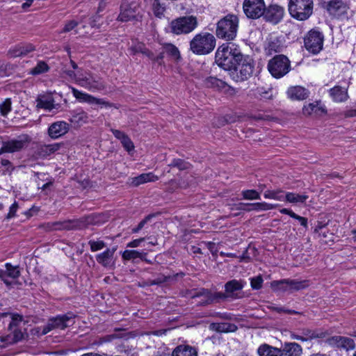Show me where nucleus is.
Listing matches in <instances>:
<instances>
[{"label": "nucleus", "instance_id": "nucleus-1", "mask_svg": "<svg viewBox=\"0 0 356 356\" xmlns=\"http://www.w3.org/2000/svg\"><path fill=\"white\" fill-rule=\"evenodd\" d=\"M242 53L236 45L232 43L223 44L220 46L215 56L216 63L225 70H234Z\"/></svg>", "mask_w": 356, "mask_h": 356}, {"label": "nucleus", "instance_id": "nucleus-2", "mask_svg": "<svg viewBox=\"0 0 356 356\" xmlns=\"http://www.w3.org/2000/svg\"><path fill=\"white\" fill-rule=\"evenodd\" d=\"M100 215L91 214L79 219L66 220L64 222H48L44 225L48 231L62 229H82L90 225H98L102 222Z\"/></svg>", "mask_w": 356, "mask_h": 356}, {"label": "nucleus", "instance_id": "nucleus-3", "mask_svg": "<svg viewBox=\"0 0 356 356\" xmlns=\"http://www.w3.org/2000/svg\"><path fill=\"white\" fill-rule=\"evenodd\" d=\"M239 20L236 15L229 14L220 19L216 24V34L218 38L233 40L237 34Z\"/></svg>", "mask_w": 356, "mask_h": 356}, {"label": "nucleus", "instance_id": "nucleus-4", "mask_svg": "<svg viewBox=\"0 0 356 356\" xmlns=\"http://www.w3.org/2000/svg\"><path fill=\"white\" fill-rule=\"evenodd\" d=\"M215 47L216 38L209 33L196 34L190 41V50L196 55L209 54Z\"/></svg>", "mask_w": 356, "mask_h": 356}, {"label": "nucleus", "instance_id": "nucleus-5", "mask_svg": "<svg viewBox=\"0 0 356 356\" xmlns=\"http://www.w3.org/2000/svg\"><path fill=\"white\" fill-rule=\"evenodd\" d=\"M8 315L11 318L8 325V330L10 331V333L0 337V341L4 343L6 346L14 344L22 341L25 335V333L17 327L19 323L23 320L22 316L17 314L0 313V317H5Z\"/></svg>", "mask_w": 356, "mask_h": 356}, {"label": "nucleus", "instance_id": "nucleus-6", "mask_svg": "<svg viewBox=\"0 0 356 356\" xmlns=\"http://www.w3.org/2000/svg\"><path fill=\"white\" fill-rule=\"evenodd\" d=\"M313 0H290L288 10L291 16L299 21H305L313 13Z\"/></svg>", "mask_w": 356, "mask_h": 356}, {"label": "nucleus", "instance_id": "nucleus-7", "mask_svg": "<svg viewBox=\"0 0 356 356\" xmlns=\"http://www.w3.org/2000/svg\"><path fill=\"white\" fill-rule=\"evenodd\" d=\"M291 69L290 61L284 55H277L271 58L268 63V70L275 78H281Z\"/></svg>", "mask_w": 356, "mask_h": 356}, {"label": "nucleus", "instance_id": "nucleus-8", "mask_svg": "<svg viewBox=\"0 0 356 356\" xmlns=\"http://www.w3.org/2000/svg\"><path fill=\"white\" fill-rule=\"evenodd\" d=\"M197 26V18L194 16H184L172 20L170 23L171 31L177 35L192 32Z\"/></svg>", "mask_w": 356, "mask_h": 356}, {"label": "nucleus", "instance_id": "nucleus-9", "mask_svg": "<svg viewBox=\"0 0 356 356\" xmlns=\"http://www.w3.org/2000/svg\"><path fill=\"white\" fill-rule=\"evenodd\" d=\"M234 70L236 72V81L248 80L254 72V62L252 58L242 54Z\"/></svg>", "mask_w": 356, "mask_h": 356}, {"label": "nucleus", "instance_id": "nucleus-10", "mask_svg": "<svg viewBox=\"0 0 356 356\" xmlns=\"http://www.w3.org/2000/svg\"><path fill=\"white\" fill-rule=\"evenodd\" d=\"M76 83L91 92L102 90L105 88L102 79L90 73L79 74Z\"/></svg>", "mask_w": 356, "mask_h": 356}, {"label": "nucleus", "instance_id": "nucleus-11", "mask_svg": "<svg viewBox=\"0 0 356 356\" xmlns=\"http://www.w3.org/2000/svg\"><path fill=\"white\" fill-rule=\"evenodd\" d=\"M243 9L247 17L254 19L264 15L266 5L264 0H244Z\"/></svg>", "mask_w": 356, "mask_h": 356}, {"label": "nucleus", "instance_id": "nucleus-12", "mask_svg": "<svg viewBox=\"0 0 356 356\" xmlns=\"http://www.w3.org/2000/svg\"><path fill=\"white\" fill-rule=\"evenodd\" d=\"M305 47L309 52L316 54L323 48V35L316 30H311L304 38Z\"/></svg>", "mask_w": 356, "mask_h": 356}, {"label": "nucleus", "instance_id": "nucleus-13", "mask_svg": "<svg viewBox=\"0 0 356 356\" xmlns=\"http://www.w3.org/2000/svg\"><path fill=\"white\" fill-rule=\"evenodd\" d=\"M31 141V137L27 134H21L15 138L3 141L4 148L8 153L20 152L26 148Z\"/></svg>", "mask_w": 356, "mask_h": 356}, {"label": "nucleus", "instance_id": "nucleus-14", "mask_svg": "<svg viewBox=\"0 0 356 356\" xmlns=\"http://www.w3.org/2000/svg\"><path fill=\"white\" fill-rule=\"evenodd\" d=\"M72 92L74 97L81 102H86L90 104H97L106 108L114 107L115 108H118V106L115 104L107 102L104 99L97 98L89 94L82 92L74 88H72Z\"/></svg>", "mask_w": 356, "mask_h": 356}, {"label": "nucleus", "instance_id": "nucleus-15", "mask_svg": "<svg viewBox=\"0 0 356 356\" xmlns=\"http://www.w3.org/2000/svg\"><path fill=\"white\" fill-rule=\"evenodd\" d=\"M138 13V3L137 2L123 3L121 6L118 20L128 22L134 19Z\"/></svg>", "mask_w": 356, "mask_h": 356}, {"label": "nucleus", "instance_id": "nucleus-16", "mask_svg": "<svg viewBox=\"0 0 356 356\" xmlns=\"http://www.w3.org/2000/svg\"><path fill=\"white\" fill-rule=\"evenodd\" d=\"M244 286V282L242 280H232L225 284V295L226 298H231L236 300L241 298V296L238 295Z\"/></svg>", "mask_w": 356, "mask_h": 356}, {"label": "nucleus", "instance_id": "nucleus-17", "mask_svg": "<svg viewBox=\"0 0 356 356\" xmlns=\"http://www.w3.org/2000/svg\"><path fill=\"white\" fill-rule=\"evenodd\" d=\"M284 13V10L282 7L274 4L270 5L268 8L266 7L264 16L267 21L277 24L283 18Z\"/></svg>", "mask_w": 356, "mask_h": 356}, {"label": "nucleus", "instance_id": "nucleus-18", "mask_svg": "<svg viewBox=\"0 0 356 356\" xmlns=\"http://www.w3.org/2000/svg\"><path fill=\"white\" fill-rule=\"evenodd\" d=\"M117 250V246L112 248H107L102 253L97 254L95 257L97 261L106 268L113 267L115 264L114 254Z\"/></svg>", "mask_w": 356, "mask_h": 356}, {"label": "nucleus", "instance_id": "nucleus-19", "mask_svg": "<svg viewBox=\"0 0 356 356\" xmlns=\"http://www.w3.org/2000/svg\"><path fill=\"white\" fill-rule=\"evenodd\" d=\"M70 124L64 121H57L52 123L49 129V136L54 139L58 138L68 132Z\"/></svg>", "mask_w": 356, "mask_h": 356}, {"label": "nucleus", "instance_id": "nucleus-20", "mask_svg": "<svg viewBox=\"0 0 356 356\" xmlns=\"http://www.w3.org/2000/svg\"><path fill=\"white\" fill-rule=\"evenodd\" d=\"M326 8L330 15L340 17L346 13L348 6L342 0H330L327 3Z\"/></svg>", "mask_w": 356, "mask_h": 356}, {"label": "nucleus", "instance_id": "nucleus-21", "mask_svg": "<svg viewBox=\"0 0 356 356\" xmlns=\"http://www.w3.org/2000/svg\"><path fill=\"white\" fill-rule=\"evenodd\" d=\"M197 296H203L204 300V304L209 305L214 302H219L221 300H226L225 293L222 292H211L207 289H201Z\"/></svg>", "mask_w": 356, "mask_h": 356}, {"label": "nucleus", "instance_id": "nucleus-22", "mask_svg": "<svg viewBox=\"0 0 356 356\" xmlns=\"http://www.w3.org/2000/svg\"><path fill=\"white\" fill-rule=\"evenodd\" d=\"M302 113L307 116L312 115L321 116L326 113V109L321 102H314L304 106Z\"/></svg>", "mask_w": 356, "mask_h": 356}, {"label": "nucleus", "instance_id": "nucleus-23", "mask_svg": "<svg viewBox=\"0 0 356 356\" xmlns=\"http://www.w3.org/2000/svg\"><path fill=\"white\" fill-rule=\"evenodd\" d=\"M282 355L284 356H301L302 348L301 346L295 342H286L281 349Z\"/></svg>", "mask_w": 356, "mask_h": 356}, {"label": "nucleus", "instance_id": "nucleus-24", "mask_svg": "<svg viewBox=\"0 0 356 356\" xmlns=\"http://www.w3.org/2000/svg\"><path fill=\"white\" fill-rule=\"evenodd\" d=\"M301 335L304 341H307L315 339L325 338L328 335V332L323 330L303 328L301 330Z\"/></svg>", "mask_w": 356, "mask_h": 356}, {"label": "nucleus", "instance_id": "nucleus-25", "mask_svg": "<svg viewBox=\"0 0 356 356\" xmlns=\"http://www.w3.org/2000/svg\"><path fill=\"white\" fill-rule=\"evenodd\" d=\"M288 97L293 100H303L308 97V91L301 86L291 87L287 90Z\"/></svg>", "mask_w": 356, "mask_h": 356}, {"label": "nucleus", "instance_id": "nucleus-26", "mask_svg": "<svg viewBox=\"0 0 356 356\" xmlns=\"http://www.w3.org/2000/svg\"><path fill=\"white\" fill-rule=\"evenodd\" d=\"M159 179V177L152 172L143 173L131 179V184L134 186H138L148 182H154Z\"/></svg>", "mask_w": 356, "mask_h": 356}, {"label": "nucleus", "instance_id": "nucleus-27", "mask_svg": "<svg viewBox=\"0 0 356 356\" xmlns=\"http://www.w3.org/2000/svg\"><path fill=\"white\" fill-rule=\"evenodd\" d=\"M172 356H197V351L191 346L179 345L172 351Z\"/></svg>", "mask_w": 356, "mask_h": 356}, {"label": "nucleus", "instance_id": "nucleus-28", "mask_svg": "<svg viewBox=\"0 0 356 356\" xmlns=\"http://www.w3.org/2000/svg\"><path fill=\"white\" fill-rule=\"evenodd\" d=\"M74 315L68 313L67 314L59 315L51 318L57 329L64 330L69 326V323L72 321Z\"/></svg>", "mask_w": 356, "mask_h": 356}, {"label": "nucleus", "instance_id": "nucleus-29", "mask_svg": "<svg viewBox=\"0 0 356 356\" xmlns=\"http://www.w3.org/2000/svg\"><path fill=\"white\" fill-rule=\"evenodd\" d=\"M259 356H282L281 348L273 347L268 344H263L257 350Z\"/></svg>", "mask_w": 356, "mask_h": 356}, {"label": "nucleus", "instance_id": "nucleus-30", "mask_svg": "<svg viewBox=\"0 0 356 356\" xmlns=\"http://www.w3.org/2000/svg\"><path fill=\"white\" fill-rule=\"evenodd\" d=\"M63 145V144L60 143L40 145L38 148V154L41 156H49L58 151Z\"/></svg>", "mask_w": 356, "mask_h": 356}, {"label": "nucleus", "instance_id": "nucleus-31", "mask_svg": "<svg viewBox=\"0 0 356 356\" xmlns=\"http://www.w3.org/2000/svg\"><path fill=\"white\" fill-rule=\"evenodd\" d=\"M147 253L134 250H126L122 252V257L124 260H134L140 259L148 263L150 261L146 259Z\"/></svg>", "mask_w": 356, "mask_h": 356}, {"label": "nucleus", "instance_id": "nucleus-32", "mask_svg": "<svg viewBox=\"0 0 356 356\" xmlns=\"http://www.w3.org/2000/svg\"><path fill=\"white\" fill-rule=\"evenodd\" d=\"M330 95L335 102H342L346 101L348 97L347 89L339 86H336L330 90Z\"/></svg>", "mask_w": 356, "mask_h": 356}, {"label": "nucleus", "instance_id": "nucleus-33", "mask_svg": "<svg viewBox=\"0 0 356 356\" xmlns=\"http://www.w3.org/2000/svg\"><path fill=\"white\" fill-rule=\"evenodd\" d=\"M133 54L140 53L149 58H154V54L145 47V45L139 42H134L129 49Z\"/></svg>", "mask_w": 356, "mask_h": 356}, {"label": "nucleus", "instance_id": "nucleus-34", "mask_svg": "<svg viewBox=\"0 0 356 356\" xmlns=\"http://www.w3.org/2000/svg\"><path fill=\"white\" fill-rule=\"evenodd\" d=\"M210 328L218 332H233L237 330L235 324L229 323H211Z\"/></svg>", "mask_w": 356, "mask_h": 356}, {"label": "nucleus", "instance_id": "nucleus-35", "mask_svg": "<svg viewBox=\"0 0 356 356\" xmlns=\"http://www.w3.org/2000/svg\"><path fill=\"white\" fill-rule=\"evenodd\" d=\"M204 84L207 88H211L216 90H222L226 88L227 83L221 79L214 76L207 77L204 80Z\"/></svg>", "mask_w": 356, "mask_h": 356}, {"label": "nucleus", "instance_id": "nucleus-36", "mask_svg": "<svg viewBox=\"0 0 356 356\" xmlns=\"http://www.w3.org/2000/svg\"><path fill=\"white\" fill-rule=\"evenodd\" d=\"M70 121L79 125L85 124L88 121V115L82 109H76L73 112Z\"/></svg>", "mask_w": 356, "mask_h": 356}, {"label": "nucleus", "instance_id": "nucleus-37", "mask_svg": "<svg viewBox=\"0 0 356 356\" xmlns=\"http://www.w3.org/2000/svg\"><path fill=\"white\" fill-rule=\"evenodd\" d=\"M308 199L307 195H300L294 193H287L284 197V200L290 203H304Z\"/></svg>", "mask_w": 356, "mask_h": 356}, {"label": "nucleus", "instance_id": "nucleus-38", "mask_svg": "<svg viewBox=\"0 0 356 356\" xmlns=\"http://www.w3.org/2000/svg\"><path fill=\"white\" fill-rule=\"evenodd\" d=\"M286 284L288 286L289 291H298L306 288L308 286L307 281H298L296 280L286 279Z\"/></svg>", "mask_w": 356, "mask_h": 356}, {"label": "nucleus", "instance_id": "nucleus-39", "mask_svg": "<svg viewBox=\"0 0 356 356\" xmlns=\"http://www.w3.org/2000/svg\"><path fill=\"white\" fill-rule=\"evenodd\" d=\"M163 50L165 54L170 56L174 60H179L181 58L180 52L177 47L172 44H166L163 47Z\"/></svg>", "mask_w": 356, "mask_h": 356}, {"label": "nucleus", "instance_id": "nucleus-40", "mask_svg": "<svg viewBox=\"0 0 356 356\" xmlns=\"http://www.w3.org/2000/svg\"><path fill=\"white\" fill-rule=\"evenodd\" d=\"M286 279L280 280H275L271 282L270 287L275 292H285L289 291L288 286L286 284Z\"/></svg>", "mask_w": 356, "mask_h": 356}, {"label": "nucleus", "instance_id": "nucleus-41", "mask_svg": "<svg viewBox=\"0 0 356 356\" xmlns=\"http://www.w3.org/2000/svg\"><path fill=\"white\" fill-rule=\"evenodd\" d=\"M355 348V343L351 338L342 337L341 340L340 349H343L346 351L354 350Z\"/></svg>", "mask_w": 356, "mask_h": 356}, {"label": "nucleus", "instance_id": "nucleus-42", "mask_svg": "<svg viewBox=\"0 0 356 356\" xmlns=\"http://www.w3.org/2000/svg\"><path fill=\"white\" fill-rule=\"evenodd\" d=\"M252 209L254 211L271 210L277 207V204H268L266 202H257L251 204Z\"/></svg>", "mask_w": 356, "mask_h": 356}, {"label": "nucleus", "instance_id": "nucleus-43", "mask_svg": "<svg viewBox=\"0 0 356 356\" xmlns=\"http://www.w3.org/2000/svg\"><path fill=\"white\" fill-rule=\"evenodd\" d=\"M280 193H282V191H280V190H274V191L268 190L264 192V196L266 199H272V200H278V201H283L284 196L282 195H280Z\"/></svg>", "mask_w": 356, "mask_h": 356}, {"label": "nucleus", "instance_id": "nucleus-44", "mask_svg": "<svg viewBox=\"0 0 356 356\" xmlns=\"http://www.w3.org/2000/svg\"><path fill=\"white\" fill-rule=\"evenodd\" d=\"M49 70V67L45 62H39L35 67L31 69V74L33 75H38L46 72Z\"/></svg>", "mask_w": 356, "mask_h": 356}, {"label": "nucleus", "instance_id": "nucleus-45", "mask_svg": "<svg viewBox=\"0 0 356 356\" xmlns=\"http://www.w3.org/2000/svg\"><path fill=\"white\" fill-rule=\"evenodd\" d=\"M243 199L248 200H260V194L255 190H245L241 192Z\"/></svg>", "mask_w": 356, "mask_h": 356}, {"label": "nucleus", "instance_id": "nucleus-46", "mask_svg": "<svg viewBox=\"0 0 356 356\" xmlns=\"http://www.w3.org/2000/svg\"><path fill=\"white\" fill-rule=\"evenodd\" d=\"M7 276L12 278H17L20 275V271L18 269V266H13L10 264L6 263V265Z\"/></svg>", "mask_w": 356, "mask_h": 356}, {"label": "nucleus", "instance_id": "nucleus-47", "mask_svg": "<svg viewBox=\"0 0 356 356\" xmlns=\"http://www.w3.org/2000/svg\"><path fill=\"white\" fill-rule=\"evenodd\" d=\"M170 167L177 168L180 170H184L188 169L190 168V164L184 160L177 159H174L170 164H169Z\"/></svg>", "mask_w": 356, "mask_h": 356}, {"label": "nucleus", "instance_id": "nucleus-48", "mask_svg": "<svg viewBox=\"0 0 356 356\" xmlns=\"http://www.w3.org/2000/svg\"><path fill=\"white\" fill-rule=\"evenodd\" d=\"M88 244L90 247V250L92 252H97L98 250H102L106 247V243L101 240H90L88 241Z\"/></svg>", "mask_w": 356, "mask_h": 356}, {"label": "nucleus", "instance_id": "nucleus-49", "mask_svg": "<svg viewBox=\"0 0 356 356\" xmlns=\"http://www.w3.org/2000/svg\"><path fill=\"white\" fill-rule=\"evenodd\" d=\"M37 102V107L44 108L47 110H51L53 108V104L51 100L43 99L42 98L38 97L36 100Z\"/></svg>", "mask_w": 356, "mask_h": 356}, {"label": "nucleus", "instance_id": "nucleus-50", "mask_svg": "<svg viewBox=\"0 0 356 356\" xmlns=\"http://www.w3.org/2000/svg\"><path fill=\"white\" fill-rule=\"evenodd\" d=\"M152 8L154 15L157 17H160L161 15H162L163 14V12L165 11V8L160 3L159 0H154V2L152 3Z\"/></svg>", "mask_w": 356, "mask_h": 356}, {"label": "nucleus", "instance_id": "nucleus-51", "mask_svg": "<svg viewBox=\"0 0 356 356\" xmlns=\"http://www.w3.org/2000/svg\"><path fill=\"white\" fill-rule=\"evenodd\" d=\"M11 111V100L6 99L3 102L0 104V112L2 115L6 116Z\"/></svg>", "mask_w": 356, "mask_h": 356}, {"label": "nucleus", "instance_id": "nucleus-52", "mask_svg": "<svg viewBox=\"0 0 356 356\" xmlns=\"http://www.w3.org/2000/svg\"><path fill=\"white\" fill-rule=\"evenodd\" d=\"M341 336H333L326 339L325 342L330 346L340 348Z\"/></svg>", "mask_w": 356, "mask_h": 356}, {"label": "nucleus", "instance_id": "nucleus-53", "mask_svg": "<svg viewBox=\"0 0 356 356\" xmlns=\"http://www.w3.org/2000/svg\"><path fill=\"white\" fill-rule=\"evenodd\" d=\"M263 278L261 275L251 278L250 285L253 289L258 290L262 287Z\"/></svg>", "mask_w": 356, "mask_h": 356}, {"label": "nucleus", "instance_id": "nucleus-54", "mask_svg": "<svg viewBox=\"0 0 356 356\" xmlns=\"http://www.w3.org/2000/svg\"><path fill=\"white\" fill-rule=\"evenodd\" d=\"M121 143L124 148L128 152H131L134 149V145L127 135L121 140Z\"/></svg>", "mask_w": 356, "mask_h": 356}, {"label": "nucleus", "instance_id": "nucleus-55", "mask_svg": "<svg viewBox=\"0 0 356 356\" xmlns=\"http://www.w3.org/2000/svg\"><path fill=\"white\" fill-rule=\"evenodd\" d=\"M155 216V214L154 213H152V214H149L147 215L143 220H141L139 224L138 225V226L136 227V228H134L133 229V232L134 233H137L139 232V230H140L152 218H154Z\"/></svg>", "mask_w": 356, "mask_h": 356}, {"label": "nucleus", "instance_id": "nucleus-56", "mask_svg": "<svg viewBox=\"0 0 356 356\" xmlns=\"http://www.w3.org/2000/svg\"><path fill=\"white\" fill-rule=\"evenodd\" d=\"M57 329L55 326V323L53 321L52 318H50L47 323L42 327V330L41 331V334H47L51 330Z\"/></svg>", "mask_w": 356, "mask_h": 356}, {"label": "nucleus", "instance_id": "nucleus-57", "mask_svg": "<svg viewBox=\"0 0 356 356\" xmlns=\"http://www.w3.org/2000/svg\"><path fill=\"white\" fill-rule=\"evenodd\" d=\"M79 23L75 20H70L65 23L64 28L61 33H67L73 30L77 26Z\"/></svg>", "mask_w": 356, "mask_h": 356}, {"label": "nucleus", "instance_id": "nucleus-58", "mask_svg": "<svg viewBox=\"0 0 356 356\" xmlns=\"http://www.w3.org/2000/svg\"><path fill=\"white\" fill-rule=\"evenodd\" d=\"M22 51H20L19 44L14 47L10 49L8 52V56L10 58H16L19 56H22Z\"/></svg>", "mask_w": 356, "mask_h": 356}, {"label": "nucleus", "instance_id": "nucleus-59", "mask_svg": "<svg viewBox=\"0 0 356 356\" xmlns=\"http://www.w3.org/2000/svg\"><path fill=\"white\" fill-rule=\"evenodd\" d=\"M20 51H22V56H26L29 53L34 50V47L31 44H19Z\"/></svg>", "mask_w": 356, "mask_h": 356}, {"label": "nucleus", "instance_id": "nucleus-60", "mask_svg": "<svg viewBox=\"0 0 356 356\" xmlns=\"http://www.w3.org/2000/svg\"><path fill=\"white\" fill-rule=\"evenodd\" d=\"M270 309L273 311L277 312V313L283 312V313H286V314H297V312H296L294 310L286 309H284V307H270Z\"/></svg>", "mask_w": 356, "mask_h": 356}, {"label": "nucleus", "instance_id": "nucleus-61", "mask_svg": "<svg viewBox=\"0 0 356 356\" xmlns=\"http://www.w3.org/2000/svg\"><path fill=\"white\" fill-rule=\"evenodd\" d=\"M251 204L252 203L240 202L236 206V209L238 210H243V211H251L254 210V209H252Z\"/></svg>", "mask_w": 356, "mask_h": 356}, {"label": "nucleus", "instance_id": "nucleus-62", "mask_svg": "<svg viewBox=\"0 0 356 356\" xmlns=\"http://www.w3.org/2000/svg\"><path fill=\"white\" fill-rule=\"evenodd\" d=\"M17 208H18V204L16 202H15L10 207L9 212L7 215V218H13L15 216Z\"/></svg>", "mask_w": 356, "mask_h": 356}, {"label": "nucleus", "instance_id": "nucleus-63", "mask_svg": "<svg viewBox=\"0 0 356 356\" xmlns=\"http://www.w3.org/2000/svg\"><path fill=\"white\" fill-rule=\"evenodd\" d=\"M111 131L113 133L114 136L120 141L127 136L125 133L118 129H111Z\"/></svg>", "mask_w": 356, "mask_h": 356}, {"label": "nucleus", "instance_id": "nucleus-64", "mask_svg": "<svg viewBox=\"0 0 356 356\" xmlns=\"http://www.w3.org/2000/svg\"><path fill=\"white\" fill-rule=\"evenodd\" d=\"M170 278V277H168V276H164V275L159 276L156 280H154L152 282V284H159L163 283L165 282H167Z\"/></svg>", "mask_w": 356, "mask_h": 356}]
</instances>
